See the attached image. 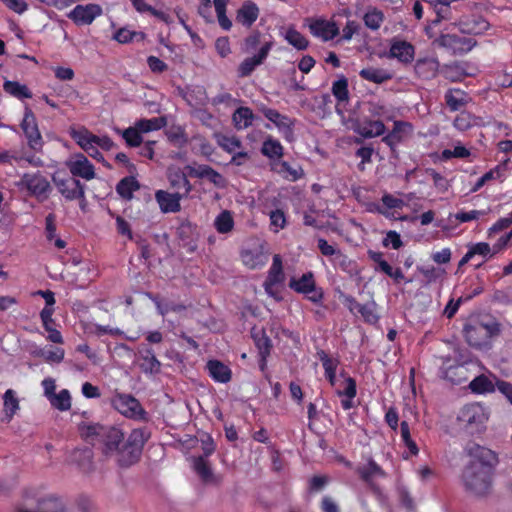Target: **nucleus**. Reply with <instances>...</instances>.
<instances>
[{"mask_svg":"<svg viewBox=\"0 0 512 512\" xmlns=\"http://www.w3.org/2000/svg\"><path fill=\"white\" fill-rule=\"evenodd\" d=\"M496 462L497 457L493 451L478 447L476 454L463 473V481L467 490L478 496L488 493L491 488L493 467Z\"/></svg>","mask_w":512,"mask_h":512,"instance_id":"1","label":"nucleus"},{"mask_svg":"<svg viewBox=\"0 0 512 512\" xmlns=\"http://www.w3.org/2000/svg\"><path fill=\"white\" fill-rule=\"evenodd\" d=\"M82 437L93 446H100L106 456H114L124 440L123 432L113 426L84 424L80 427Z\"/></svg>","mask_w":512,"mask_h":512,"instance_id":"2","label":"nucleus"},{"mask_svg":"<svg viewBox=\"0 0 512 512\" xmlns=\"http://www.w3.org/2000/svg\"><path fill=\"white\" fill-rule=\"evenodd\" d=\"M468 344L475 348H483L490 344L492 337L499 333V325L495 321H483L478 317H470L463 328Z\"/></svg>","mask_w":512,"mask_h":512,"instance_id":"3","label":"nucleus"},{"mask_svg":"<svg viewBox=\"0 0 512 512\" xmlns=\"http://www.w3.org/2000/svg\"><path fill=\"white\" fill-rule=\"evenodd\" d=\"M480 369L477 360H452L444 358L440 367V377L453 384H460L468 380L470 375L474 374Z\"/></svg>","mask_w":512,"mask_h":512,"instance_id":"4","label":"nucleus"},{"mask_svg":"<svg viewBox=\"0 0 512 512\" xmlns=\"http://www.w3.org/2000/svg\"><path fill=\"white\" fill-rule=\"evenodd\" d=\"M147 440V435L142 429H134L127 440L122 442L118 451L114 454L120 466L127 467L136 463Z\"/></svg>","mask_w":512,"mask_h":512,"instance_id":"5","label":"nucleus"},{"mask_svg":"<svg viewBox=\"0 0 512 512\" xmlns=\"http://www.w3.org/2000/svg\"><path fill=\"white\" fill-rule=\"evenodd\" d=\"M69 135L84 150H90L92 146L109 151L114 143L108 136H97L90 132L86 127H70Z\"/></svg>","mask_w":512,"mask_h":512,"instance_id":"6","label":"nucleus"},{"mask_svg":"<svg viewBox=\"0 0 512 512\" xmlns=\"http://www.w3.org/2000/svg\"><path fill=\"white\" fill-rule=\"evenodd\" d=\"M110 403L119 413L131 419H144L146 412L140 402L132 395L115 392Z\"/></svg>","mask_w":512,"mask_h":512,"instance_id":"7","label":"nucleus"},{"mask_svg":"<svg viewBox=\"0 0 512 512\" xmlns=\"http://www.w3.org/2000/svg\"><path fill=\"white\" fill-rule=\"evenodd\" d=\"M458 420L471 431H479L488 420V413L479 403L465 405L459 412Z\"/></svg>","mask_w":512,"mask_h":512,"instance_id":"8","label":"nucleus"},{"mask_svg":"<svg viewBox=\"0 0 512 512\" xmlns=\"http://www.w3.org/2000/svg\"><path fill=\"white\" fill-rule=\"evenodd\" d=\"M289 286L297 293H301L307 296V298L313 303H320L323 299L322 289H317L314 275L312 272L303 274L299 279L292 278Z\"/></svg>","mask_w":512,"mask_h":512,"instance_id":"9","label":"nucleus"},{"mask_svg":"<svg viewBox=\"0 0 512 512\" xmlns=\"http://www.w3.org/2000/svg\"><path fill=\"white\" fill-rule=\"evenodd\" d=\"M21 129L27 139L28 146L36 152L41 151L43 139L38 128L36 117L29 108L25 109Z\"/></svg>","mask_w":512,"mask_h":512,"instance_id":"10","label":"nucleus"},{"mask_svg":"<svg viewBox=\"0 0 512 512\" xmlns=\"http://www.w3.org/2000/svg\"><path fill=\"white\" fill-rule=\"evenodd\" d=\"M285 275L283 272L282 259L280 255L273 256L272 265L264 282L265 292L276 300H280L278 287L283 284Z\"/></svg>","mask_w":512,"mask_h":512,"instance_id":"11","label":"nucleus"},{"mask_svg":"<svg viewBox=\"0 0 512 512\" xmlns=\"http://www.w3.org/2000/svg\"><path fill=\"white\" fill-rule=\"evenodd\" d=\"M21 185L37 199L43 201L48 198L51 192V185L48 179L40 173H27L21 178Z\"/></svg>","mask_w":512,"mask_h":512,"instance_id":"12","label":"nucleus"},{"mask_svg":"<svg viewBox=\"0 0 512 512\" xmlns=\"http://www.w3.org/2000/svg\"><path fill=\"white\" fill-rule=\"evenodd\" d=\"M434 43L451 50L455 54L467 53L476 45V41L473 38L453 34H442L435 39Z\"/></svg>","mask_w":512,"mask_h":512,"instance_id":"13","label":"nucleus"},{"mask_svg":"<svg viewBox=\"0 0 512 512\" xmlns=\"http://www.w3.org/2000/svg\"><path fill=\"white\" fill-rule=\"evenodd\" d=\"M103 9L99 4L89 3L85 5H76L69 13L68 18L76 25H90L101 16Z\"/></svg>","mask_w":512,"mask_h":512,"instance_id":"14","label":"nucleus"},{"mask_svg":"<svg viewBox=\"0 0 512 512\" xmlns=\"http://www.w3.org/2000/svg\"><path fill=\"white\" fill-rule=\"evenodd\" d=\"M310 33L323 42L334 39L339 34V27L335 21L324 18L307 19Z\"/></svg>","mask_w":512,"mask_h":512,"instance_id":"15","label":"nucleus"},{"mask_svg":"<svg viewBox=\"0 0 512 512\" xmlns=\"http://www.w3.org/2000/svg\"><path fill=\"white\" fill-rule=\"evenodd\" d=\"M261 111L264 116L277 127L285 140L289 142L293 141L295 120L272 108L263 107Z\"/></svg>","mask_w":512,"mask_h":512,"instance_id":"16","label":"nucleus"},{"mask_svg":"<svg viewBox=\"0 0 512 512\" xmlns=\"http://www.w3.org/2000/svg\"><path fill=\"white\" fill-rule=\"evenodd\" d=\"M66 166L74 178L80 177L86 181L95 178V169L93 164L81 153L72 155L66 161Z\"/></svg>","mask_w":512,"mask_h":512,"instance_id":"17","label":"nucleus"},{"mask_svg":"<svg viewBox=\"0 0 512 512\" xmlns=\"http://www.w3.org/2000/svg\"><path fill=\"white\" fill-rule=\"evenodd\" d=\"M53 180L56 188L65 199L72 201L84 198V186L74 177L64 179L54 177Z\"/></svg>","mask_w":512,"mask_h":512,"instance_id":"18","label":"nucleus"},{"mask_svg":"<svg viewBox=\"0 0 512 512\" xmlns=\"http://www.w3.org/2000/svg\"><path fill=\"white\" fill-rule=\"evenodd\" d=\"M273 47V42H265L259 49L258 53L252 57L245 58L238 67V75L240 77L249 76L257 66L261 65L268 57Z\"/></svg>","mask_w":512,"mask_h":512,"instance_id":"19","label":"nucleus"},{"mask_svg":"<svg viewBox=\"0 0 512 512\" xmlns=\"http://www.w3.org/2000/svg\"><path fill=\"white\" fill-rule=\"evenodd\" d=\"M242 263L249 269H259L268 261V253L262 245L244 249L241 252Z\"/></svg>","mask_w":512,"mask_h":512,"instance_id":"20","label":"nucleus"},{"mask_svg":"<svg viewBox=\"0 0 512 512\" xmlns=\"http://www.w3.org/2000/svg\"><path fill=\"white\" fill-rule=\"evenodd\" d=\"M382 205L375 204L369 209L371 212H377L386 218L396 219L394 212L390 210H402L406 206V202L392 194L384 193L381 198Z\"/></svg>","mask_w":512,"mask_h":512,"instance_id":"21","label":"nucleus"},{"mask_svg":"<svg viewBox=\"0 0 512 512\" xmlns=\"http://www.w3.org/2000/svg\"><path fill=\"white\" fill-rule=\"evenodd\" d=\"M183 193H169L165 190H157L155 199L163 213H176L181 209L180 201L184 197Z\"/></svg>","mask_w":512,"mask_h":512,"instance_id":"22","label":"nucleus"},{"mask_svg":"<svg viewBox=\"0 0 512 512\" xmlns=\"http://www.w3.org/2000/svg\"><path fill=\"white\" fill-rule=\"evenodd\" d=\"M415 48L414 46L400 39H393L389 48V57L395 58L399 62L409 64L414 60Z\"/></svg>","mask_w":512,"mask_h":512,"instance_id":"23","label":"nucleus"},{"mask_svg":"<svg viewBox=\"0 0 512 512\" xmlns=\"http://www.w3.org/2000/svg\"><path fill=\"white\" fill-rule=\"evenodd\" d=\"M353 130L363 138H375L385 133L386 127L381 120L363 119L356 121Z\"/></svg>","mask_w":512,"mask_h":512,"instance_id":"24","label":"nucleus"},{"mask_svg":"<svg viewBox=\"0 0 512 512\" xmlns=\"http://www.w3.org/2000/svg\"><path fill=\"white\" fill-rule=\"evenodd\" d=\"M412 125L405 121H395L392 131L382 138V141L395 150L396 146L403 140L405 136L412 132Z\"/></svg>","mask_w":512,"mask_h":512,"instance_id":"25","label":"nucleus"},{"mask_svg":"<svg viewBox=\"0 0 512 512\" xmlns=\"http://www.w3.org/2000/svg\"><path fill=\"white\" fill-rule=\"evenodd\" d=\"M192 468L205 483H219V477L215 476L210 462L203 456L191 458Z\"/></svg>","mask_w":512,"mask_h":512,"instance_id":"26","label":"nucleus"},{"mask_svg":"<svg viewBox=\"0 0 512 512\" xmlns=\"http://www.w3.org/2000/svg\"><path fill=\"white\" fill-rule=\"evenodd\" d=\"M439 61L435 57L420 58L415 63V72L422 79H433L439 71Z\"/></svg>","mask_w":512,"mask_h":512,"instance_id":"27","label":"nucleus"},{"mask_svg":"<svg viewBox=\"0 0 512 512\" xmlns=\"http://www.w3.org/2000/svg\"><path fill=\"white\" fill-rule=\"evenodd\" d=\"M167 177L170 185L178 190H183V195H188L192 190V186L187 179L185 173L179 168L175 166H170L167 169Z\"/></svg>","mask_w":512,"mask_h":512,"instance_id":"28","label":"nucleus"},{"mask_svg":"<svg viewBox=\"0 0 512 512\" xmlns=\"http://www.w3.org/2000/svg\"><path fill=\"white\" fill-rule=\"evenodd\" d=\"M258 16V6L252 1H245L237 11L236 20L238 23L249 28L257 20Z\"/></svg>","mask_w":512,"mask_h":512,"instance_id":"29","label":"nucleus"},{"mask_svg":"<svg viewBox=\"0 0 512 512\" xmlns=\"http://www.w3.org/2000/svg\"><path fill=\"white\" fill-rule=\"evenodd\" d=\"M206 368L209 376L216 382L228 383L232 378L231 369L219 360H209Z\"/></svg>","mask_w":512,"mask_h":512,"instance_id":"30","label":"nucleus"},{"mask_svg":"<svg viewBox=\"0 0 512 512\" xmlns=\"http://www.w3.org/2000/svg\"><path fill=\"white\" fill-rule=\"evenodd\" d=\"M461 30L468 34L479 35L489 29V23L482 16L473 15L460 22Z\"/></svg>","mask_w":512,"mask_h":512,"instance_id":"31","label":"nucleus"},{"mask_svg":"<svg viewBox=\"0 0 512 512\" xmlns=\"http://www.w3.org/2000/svg\"><path fill=\"white\" fill-rule=\"evenodd\" d=\"M447 78L453 82L461 81L464 77L475 76L477 68L468 63H454L446 67Z\"/></svg>","mask_w":512,"mask_h":512,"instance_id":"32","label":"nucleus"},{"mask_svg":"<svg viewBox=\"0 0 512 512\" xmlns=\"http://www.w3.org/2000/svg\"><path fill=\"white\" fill-rule=\"evenodd\" d=\"M445 102L451 111H458L469 102L468 94L457 88L448 89L445 93Z\"/></svg>","mask_w":512,"mask_h":512,"instance_id":"33","label":"nucleus"},{"mask_svg":"<svg viewBox=\"0 0 512 512\" xmlns=\"http://www.w3.org/2000/svg\"><path fill=\"white\" fill-rule=\"evenodd\" d=\"M359 75L362 79L375 83L383 84L392 79V73L387 69L367 67L360 70Z\"/></svg>","mask_w":512,"mask_h":512,"instance_id":"34","label":"nucleus"},{"mask_svg":"<svg viewBox=\"0 0 512 512\" xmlns=\"http://www.w3.org/2000/svg\"><path fill=\"white\" fill-rule=\"evenodd\" d=\"M255 116L249 107H239L232 115L234 126L238 130H243L252 125Z\"/></svg>","mask_w":512,"mask_h":512,"instance_id":"35","label":"nucleus"},{"mask_svg":"<svg viewBox=\"0 0 512 512\" xmlns=\"http://www.w3.org/2000/svg\"><path fill=\"white\" fill-rule=\"evenodd\" d=\"M275 170L285 180L291 182L301 179L304 175V171L300 166H291L287 161L277 163Z\"/></svg>","mask_w":512,"mask_h":512,"instance_id":"36","label":"nucleus"},{"mask_svg":"<svg viewBox=\"0 0 512 512\" xmlns=\"http://www.w3.org/2000/svg\"><path fill=\"white\" fill-rule=\"evenodd\" d=\"M317 242L318 248L324 256L334 257L335 264H339L341 267L346 265L348 258L340 250L330 245L324 238H319Z\"/></svg>","mask_w":512,"mask_h":512,"instance_id":"37","label":"nucleus"},{"mask_svg":"<svg viewBox=\"0 0 512 512\" xmlns=\"http://www.w3.org/2000/svg\"><path fill=\"white\" fill-rule=\"evenodd\" d=\"M19 408V400L16 396V392L12 389H8L3 395V411L8 421L13 418Z\"/></svg>","mask_w":512,"mask_h":512,"instance_id":"38","label":"nucleus"},{"mask_svg":"<svg viewBox=\"0 0 512 512\" xmlns=\"http://www.w3.org/2000/svg\"><path fill=\"white\" fill-rule=\"evenodd\" d=\"M384 19V13L376 7H368L367 11L363 15L365 26L374 31L381 27Z\"/></svg>","mask_w":512,"mask_h":512,"instance_id":"39","label":"nucleus"},{"mask_svg":"<svg viewBox=\"0 0 512 512\" xmlns=\"http://www.w3.org/2000/svg\"><path fill=\"white\" fill-rule=\"evenodd\" d=\"M480 118L472 115L469 112L462 111L460 112L453 121V126L457 130L464 132L469 130L470 128L474 126H479Z\"/></svg>","mask_w":512,"mask_h":512,"instance_id":"40","label":"nucleus"},{"mask_svg":"<svg viewBox=\"0 0 512 512\" xmlns=\"http://www.w3.org/2000/svg\"><path fill=\"white\" fill-rule=\"evenodd\" d=\"M142 363L140 365L142 371L146 374H155L160 371L161 363L156 358L153 350L151 348H147L141 356Z\"/></svg>","mask_w":512,"mask_h":512,"instance_id":"41","label":"nucleus"},{"mask_svg":"<svg viewBox=\"0 0 512 512\" xmlns=\"http://www.w3.org/2000/svg\"><path fill=\"white\" fill-rule=\"evenodd\" d=\"M141 133L158 131L167 125L165 117H153L150 119H140L134 123Z\"/></svg>","mask_w":512,"mask_h":512,"instance_id":"42","label":"nucleus"},{"mask_svg":"<svg viewBox=\"0 0 512 512\" xmlns=\"http://www.w3.org/2000/svg\"><path fill=\"white\" fill-rule=\"evenodd\" d=\"M234 218L230 211L223 210L214 220V227L220 234H227L234 228Z\"/></svg>","mask_w":512,"mask_h":512,"instance_id":"43","label":"nucleus"},{"mask_svg":"<svg viewBox=\"0 0 512 512\" xmlns=\"http://www.w3.org/2000/svg\"><path fill=\"white\" fill-rule=\"evenodd\" d=\"M284 39L297 50H306L309 41L299 31L293 27H289L283 34Z\"/></svg>","mask_w":512,"mask_h":512,"instance_id":"44","label":"nucleus"},{"mask_svg":"<svg viewBox=\"0 0 512 512\" xmlns=\"http://www.w3.org/2000/svg\"><path fill=\"white\" fill-rule=\"evenodd\" d=\"M3 88L6 93L18 99H29L32 97L29 88L16 81H5Z\"/></svg>","mask_w":512,"mask_h":512,"instance_id":"45","label":"nucleus"},{"mask_svg":"<svg viewBox=\"0 0 512 512\" xmlns=\"http://www.w3.org/2000/svg\"><path fill=\"white\" fill-rule=\"evenodd\" d=\"M419 273L424 277L427 284L443 280L446 276L444 268L435 266H421L417 268Z\"/></svg>","mask_w":512,"mask_h":512,"instance_id":"46","label":"nucleus"},{"mask_svg":"<svg viewBox=\"0 0 512 512\" xmlns=\"http://www.w3.org/2000/svg\"><path fill=\"white\" fill-rule=\"evenodd\" d=\"M469 388L474 393L484 394L493 392L494 384L487 376L479 375L469 383Z\"/></svg>","mask_w":512,"mask_h":512,"instance_id":"47","label":"nucleus"},{"mask_svg":"<svg viewBox=\"0 0 512 512\" xmlns=\"http://www.w3.org/2000/svg\"><path fill=\"white\" fill-rule=\"evenodd\" d=\"M138 189L139 184L133 177H126L122 179L116 187L117 193L125 199H131L133 197V193Z\"/></svg>","mask_w":512,"mask_h":512,"instance_id":"48","label":"nucleus"},{"mask_svg":"<svg viewBox=\"0 0 512 512\" xmlns=\"http://www.w3.org/2000/svg\"><path fill=\"white\" fill-rule=\"evenodd\" d=\"M50 404L60 410L68 411L71 408V395L67 389H62L59 393H55L50 399Z\"/></svg>","mask_w":512,"mask_h":512,"instance_id":"49","label":"nucleus"},{"mask_svg":"<svg viewBox=\"0 0 512 512\" xmlns=\"http://www.w3.org/2000/svg\"><path fill=\"white\" fill-rule=\"evenodd\" d=\"M261 152L268 158H280L283 155V147L278 140L268 137L263 142Z\"/></svg>","mask_w":512,"mask_h":512,"instance_id":"50","label":"nucleus"},{"mask_svg":"<svg viewBox=\"0 0 512 512\" xmlns=\"http://www.w3.org/2000/svg\"><path fill=\"white\" fill-rule=\"evenodd\" d=\"M117 132L121 134L122 138L125 140L127 146L130 147H139L143 141L141 136V131L137 129L134 125L124 130L117 129Z\"/></svg>","mask_w":512,"mask_h":512,"instance_id":"51","label":"nucleus"},{"mask_svg":"<svg viewBox=\"0 0 512 512\" xmlns=\"http://www.w3.org/2000/svg\"><path fill=\"white\" fill-rule=\"evenodd\" d=\"M217 144L226 152L234 153L241 147V141L236 136L215 134Z\"/></svg>","mask_w":512,"mask_h":512,"instance_id":"52","label":"nucleus"},{"mask_svg":"<svg viewBox=\"0 0 512 512\" xmlns=\"http://www.w3.org/2000/svg\"><path fill=\"white\" fill-rule=\"evenodd\" d=\"M147 296L154 302L158 313L162 316L167 315L169 312H181L185 310V306L175 303H163L157 296L148 293Z\"/></svg>","mask_w":512,"mask_h":512,"instance_id":"53","label":"nucleus"},{"mask_svg":"<svg viewBox=\"0 0 512 512\" xmlns=\"http://www.w3.org/2000/svg\"><path fill=\"white\" fill-rule=\"evenodd\" d=\"M332 93L339 102H345L349 99L348 80L345 76H340L332 84Z\"/></svg>","mask_w":512,"mask_h":512,"instance_id":"54","label":"nucleus"},{"mask_svg":"<svg viewBox=\"0 0 512 512\" xmlns=\"http://www.w3.org/2000/svg\"><path fill=\"white\" fill-rule=\"evenodd\" d=\"M400 436L403 444L408 448L412 455L419 453L416 442L411 438L409 424L406 421H402L400 424Z\"/></svg>","mask_w":512,"mask_h":512,"instance_id":"55","label":"nucleus"},{"mask_svg":"<svg viewBox=\"0 0 512 512\" xmlns=\"http://www.w3.org/2000/svg\"><path fill=\"white\" fill-rule=\"evenodd\" d=\"M270 218V229L274 233H278L280 230L284 229L287 223L285 213L276 209L269 213Z\"/></svg>","mask_w":512,"mask_h":512,"instance_id":"56","label":"nucleus"},{"mask_svg":"<svg viewBox=\"0 0 512 512\" xmlns=\"http://www.w3.org/2000/svg\"><path fill=\"white\" fill-rule=\"evenodd\" d=\"M468 251L471 254L472 258L476 255L482 256L484 258H491L494 254L490 245L486 242H478L468 247Z\"/></svg>","mask_w":512,"mask_h":512,"instance_id":"57","label":"nucleus"},{"mask_svg":"<svg viewBox=\"0 0 512 512\" xmlns=\"http://www.w3.org/2000/svg\"><path fill=\"white\" fill-rule=\"evenodd\" d=\"M358 313L367 323L375 324L378 321V316L375 311V303L361 304Z\"/></svg>","mask_w":512,"mask_h":512,"instance_id":"58","label":"nucleus"},{"mask_svg":"<svg viewBox=\"0 0 512 512\" xmlns=\"http://www.w3.org/2000/svg\"><path fill=\"white\" fill-rule=\"evenodd\" d=\"M318 356L325 370V375L336 373L339 364L337 359L329 357L325 351L318 352Z\"/></svg>","mask_w":512,"mask_h":512,"instance_id":"59","label":"nucleus"},{"mask_svg":"<svg viewBox=\"0 0 512 512\" xmlns=\"http://www.w3.org/2000/svg\"><path fill=\"white\" fill-rule=\"evenodd\" d=\"M89 332L90 333H93L97 336H102V335H120L122 334V331L118 328H112L110 326H103V325H99V324H91L89 326Z\"/></svg>","mask_w":512,"mask_h":512,"instance_id":"60","label":"nucleus"},{"mask_svg":"<svg viewBox=\"0 0 512 512\" xmlns=\"http://www.w3.org/2000/svg\"><path fill=\"white\" fill-rule=\"evenodd\" d=\"M485 214V211L481 210L459 211L455 214V219L461 223H465L477 220L481 216H484Z\"/></svg>","mask_w":512,"mask_h":512,"instance_id":"61","label":"nucleus"},{"mask_svg":"<svg viewBox=\"0 0 512 512\" xmlns=\"http://www.w3.org/2000/svg\"><path fill=\"white\" fill-rule=\"evenodd\" d=\"M65 351L60 347L46 350L44 360L48 363H61L64 359Z\"/></svg>","mask_w":512,"mask_h":512,"instance_id":"62","label":"nucleus"},{"mask_svg":"<svg viewBox=\"0 0 512 512\" xmlns=\"http://www.w3.org/2000/svg\"><path fill=\"white\" fill-rule=\"evenodd\" d=\"M76 350L80 353L85 354L92 364L99 365L101 363V357L98 355L96 351H93L88 344H79Z\"/></svg>","mask_w":512,"mask_h":512,"instance_id":"63","label":"nucleus"},{"mask_svg":"<svg viewBox=\"0 0 512 512\" xmlns=\"http://www.w3.org/2000/svg\"><path fill=\"white\" fill-rule=\"evenodd\" d=\"M215 49L220 57L225 58L231 53L228 37H219L215 41Z\"/></svg>","mask_w":512,"mask_h":512,"instance_id":"64","label":"nucleus"}]
</instances>
